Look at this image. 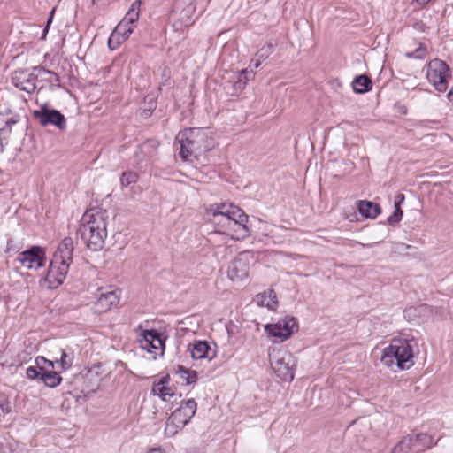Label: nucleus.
<instances>
[{
  "mask_svg": "<svg viewBox=\"0 0 453 453\" xmlns=\"http://www.w3.org/2000/svg\"><path fill=\"white\" fill-rule=\"evenodd\" d=\"M435 444L433 436L427 434L407 435L393 448L392 453H421Z\"/></svg>",
  "mask_w": 453,
  "mask_h": 453,
  "instance_id": "0eeeda50",
  "label": "nucleus"
},
{
  "mask_svg": "<svg viewBox=\"0 0 453 453\" xmlns=\"http://www.w3.org/2000/svg\"><path fill=\"white\" fill-rule=\"evenodd\" d=\"M12 83L20 90L32 93L36 88L34 79L26 70H16L12 73L11 78Z\"/></svg>",
  "mask_w": 453,
  "mask_h": 453,
  "instance_id": "a211bd4d",
  "label": "nucleus"
},
{
  "mask_svg": "<svg viewBox=\"0 0 453 453\" xmlns=\"http://www.w3.org/2000/svg\"><path fill=\"white\" fill-rule=\"evenodd\" d=\"M43 72H45V73H49V74H50V75H53V76L57 77V75H56L54 73L48 72V71H45V70H43Z\"/></svg>",
  "mask_w": 453,
  "mask_h": 453,
  "instance_id": "ea45409f",
  "label": "nucleus"
},
{
  "mask_svg": "<svg viewBox=\"0 0 453 453\" xmlns=\"http://www.w3.org/2000/svg\"><path fill=\"white\" fill-rule=\"evenodd\" d=\"M73 241L71 237H65L58 244L54 253V260L71 264L73 261Z\"/></svg>",
  "mask_w": 453,
  "mask_h": 453,
  "instance_id": "412c9836",
  "label": "nucleus"
},
{
  "mask_svg": "<svg viewBox=\"0 0 453 453\" xmlns=\"http://www.w3.org/2000/svg\"><path fill=\"white\" fill-rule=\"evenodd\" d=\"M17 261L27 269L37 270L44 266L46 253L43 248L32 246L27 250L20 252L17 257Z\"/></svg>",
  "mask_w": 453,
  "mask_h": 453,
  "instance_id": "9b49d317",
  "label": "nucleus"
},
{
  "mask_svg": "<svg viewBox=\"0 0 453 453\" xmlns=\"http://www.w3.org/2000/svg\"><path fill=\"white\" fill-rule=\"evenodd\" d=\"M55 12H56V8L54 7L51 12H50V17H49V19L47 21V24H46V27L43 30V35L42 36L45 37L47 33H48V30H49V27H50L51 23H52V20H53V17H54V14H55Z\"/></svg>",
  "mask_w": 453,
  "mask_h": 453,
  "instance_id": "c9c22d12",
  "label": "nucleus"
},
{
  "mask_svg": "<svg viewBox=\"0 0 453 453\" xmlns=\"http://www.w3.org/2000/svg\"><path fill=\"white\" fill-rule=\"evenodd\" d=\"M416 3L420 5V6H424L426 5V4H428L431 0H415Z\"/></svg>",
  "mask_w": 453,
  "mask_h": 453,
  "instance_id": "58836bf2",
  "label": "nucleus"
},
{
  "mask_svg": "<svg viewBox=\"0 0 453 453\" xmlns=\"http://www.w3.org/2000/svg\"><path fill=\"white\" fill-rule=\"evenodd\" d=\"M176 142L180 144L179 155L183 161H191L192 157H197L215 146L214 138L208 128H185L178 133Z\"/></svg>",
  "mask_w": 453,
  "mask_h": 453,
  "instance_id": "f03ea898",
  "label": "nucleus"
},
{
  "mask_svg": "<svg viewBox=\"0 0 453 453\" xmlns=\"http://www.w3.org/2000/svg\"><path fill=\"white\" fill-rule=\"evenodd\" d=\"M271 366L276 375L284 381H291L294 379L295 358L284 349L273 348L269 352Z\"/></svg>",
  "mask_w": 453,
  "mask_h": 453,
  "instance_id": "39448f33",
  "label": "nucleus"
},
{
  "mask_svg": "<svg viewBox=\"0 0 453 453\" xmlns=\"http://www.w3.org/2000/svg\"><path fill=\"white\" fill-rule=\"evenodd\" d=\"M42 372L40 371L37 366H29L26 370L27 378L29 380H36L42 378Z\"/></svg>",
  "mask_w": 453,
  "mask_h": 453,
  "instance_id": "473e14b6",
  "label": "nucleus"
},
{
  "mask_svg": "<svg viewBox=\"0 0 453 453\" xmlns=\"http://www.w3.org/2000/svg\"><path fill=\"white\" fill-rule=\"evenodd\" d=\"M188 350L195 360L208 359L215 357V351L212 350L206 341H195L188 345Z\"/></svg>",
  "mask_w": 453,
  "mask_h": 453,
  "instance_id": "aec40b11",
  "label": "nucleus"
},
{
  "mask_svg": "<svg viewBox=\"0 0 453 453\" xmlns=\"http://www.w3.org/2000/svg\"><path fill=\"white\" fill-rule=\"evenodd\" d=\"M99 294L94 303L95 311L98 313H104L117 306L119 301V294L114 290L98 289Z\"/></svg>",
  "mask_w": 453,
  "mask_h": 453,
  "instance_id": "2eb2a0df",
  "label": "nucleus"
},
{
  "mask_svg": "<svg viewBox=\"0 0 453 453\" xmlns=\"http://www.w3.org/2000/svg\"><path fill=\"white\" fill-rule=\"evenodd\" d=\"M256 302L259 306L275 311L278 307L277 295L273 289H268L256 296Z\"/></svg>",
  "mask_w": 453,
  "mask_h": 453,
  "instance_id": "5701e85b",
  "label": "nucleus"
},
{
  "mask_svg": "<svg viewBox=\"0 0 453 453\" xmlns=\"http://www.w3.org/2000/svg\"><path fill=\"white\" fill-rule=\"evenodd\" d=\"M69 266L70 264L52 259L45 276L47 287L57 288L60 286L67 275Z\"/></svg>",
  "mask_w": 453,
  "mask_h": 453,
  "instance_id": "f8f14e48",
  "label": "nucleus"
},
{
  "mask_svg": "<svg viewBox=\"0 0 453 453\" xmlns=\"http://www.w3.org/2000/svg\"><path fill=\"white\" fill-rule=\"evenodd\" d=\"M171 378L169 374L162 376L158 380L154 381L151 392L162 401H167L175 395L174 389L170 386Z\"/></svg>",
  "mask_w": 453,
  "mask_h": 453,
  "instance_id": "6ab92c4d",
  "label": "nucleus"
},
{
  "mask_svg": "<svg viewBox=\"0 0 453 453\" xmlns=\"http://www.w3.org/2000/svg\"><path fill=\"white\" fill-rule=\"evenodd\" d=\"M108 211L99 207L87 210L81 219V239L92 250L103 247L107 237Z\"/></svg>",
  "mask_w": 453,
  "mask_h": 453,
  "instance_id": "f257e3e1",
  "label": "nucleus"
},
{
  "mask_svg": "<svg viewBox=\"0 0 453 453\" xmlns=\"http://www.w3.org/2000/svg\"><path fill=\"white\" fill-rule=\"evenodd\" d=\"M259 65H260L259 62H256L255 65H254L255 68H257Z\"/></svg>",
  "mask_w": 453,
  "mask_h": 453,
  "instance_id": "a19ab883",
  "label": "nucleus"
},
{
  "mask_svg": "<svg viewBox=\"0 0 453 453\" xmlns=\"http://www.w3.org/2000/svg\"><path fill=\"white\" fill-rule=\"evenodd\" d=\"M404 201V195L403 194H398L395 198V206H401V204Z\"/></svg>",
  "mask_w": 453,
  "mask_h": 453,
  "instance_id": "e433bc0d",
  "label": "nucleus"
},
{
  "mask_svg": "<svg viewBox=\"0 0 453 453\" xmlns=\"http://www.w3.org/2000/svg\"><path fill=\"white\" fill-rule=\"evenodd\" d=\"M197 403L194 399L183 401L180 407L174 410L165 422V434L168 437L174 436L195 416Z\"/></svg>",
  "mask_w": 453,
  "mask_h": 453,
  "instance_id": "20e7f679",
  "label": "nucleus"
},
{
  "mask_svg": "<svg viewBox=\"0 0 453 453\" xmlns=\"http://www.w3.org/2000/svg\"><path fill=\"white\" fill-rule=\"evenodd\" d=\"M226 214L232 215L231 226H229L225 235L230 236L234 241H242L249 237L250 234V229L247 226L249 217L239 207H223Z\"/></svg>",
  "mask_w": 453,
  "mask_h": 453,
  "instance_id": "6e6552de",
  "label": "nucleus"
},
{
  "mask_svg": "<svg viewBox=\"0 0 453 453\" xmlns=\"http://www.w3.org/2000/svg\"><path fill=\"white\" fill-rule=\"evenodd\" d=\"M175 373L178 374L188 385L195 384L198 380L197 372L196 371L183 365H178L176 367Z\"/></svg>",
  "mask_w": 453,
  "mask_h": 453,
  "instance_id": "393cba45",
  "label": "nucleus"
},
{
  "mask_svg": "<svg viewBox=\"0 0 453 453\" xmlns=\"http://www.w3.org/2000/svg\"><path fill=\"white\" fill-rule=\"evenodd\" d=\"M138 180V174L133 171L124 172L120 178V184L122 187H127L135 183Z\"/></svg>",
  "mask_w": 453,
  "mask_h": 453,
  "instance_id": "c756f323",
  "label": "nucleus"
},
{
  "mask_svg": "<svg viewBox=\"0 0 453 453\" xmlns=\"http://www.w3.org/2000/svg\"><path fill=\"white\" fill-rule=\"evenodd\" d=\"M73 362V357L67 354L64 349L61 350V356L59 360L55 361V363H58L61 372H65L69 370Z\"/></svg>",
  "mask_w": 453,
  "mask_h": 453,
  "instance_id": "c85d7f7f",
  "label": "nucleus"
},
{
  "mask_svg": "<svg viewBox=\"0 0 453 453\" xmlns=\"http://www.w3.org/2000/svg\"><path fill=\"white\" fill-rule=\"evenodd\" d=\"M352 88L359 94L368 92L372 89V81L366 75H359L354 79Z\"/></svg>",
  "mask_w": 453,
  "mask_h": 453,
  "instance_id": "b1692460",
  "label": "nucleus"
},
{
  "mask_svg": "<svg viewBox=\"0 0 453 453\" xmlns=\"http://www.w3.org/2000/svg\"><path fill=\"white\" fill-rule=\"evenodd\" d=\"M237 207L233 203H214L206 209V215L216 227L215 234L225 235L231 226L232 215L226 214L223 207Z\"/></svg>",
  "mask_w": 453,
  "mask_h": 453,
  "instance_id": "1a4fd4ad",
  "label": "nucleus"
},
{
  "mask_svg": "<svg viewBox=\"0 0 453 453\" xmlns=\"http://www.w3.org/2000/svg\"><path fill=\"white\" fill-rule=\"evenodd\" d=\"M146 453H165V450L162 448L157 447L150 449Z\"/></svg>",
  "mask_w": 453,
  "mask_h": 453,
  "instance_id": "4c0bfd02",
  "label": "nucleus"
},
{
  "mask_svg": "<svg viewBox=\"0 0 453 453\" xmlns=\"http://www.w3.org/2000/svg\"><path fill=\"white\" fill-rule=\"evenodd\" d=\"M35 364L37 366V368L42 372H46V368H51L53 369L55 367V362L47 359L43 356H38L35 359Z\"/></svg>",
  "mask_w": 453,
  "mask_h": 453,
  "instance_id": "7c9ffc66",
  "label": "nucleus"
},
{
  "mask_svg": "<svg viewBox=\"0 0 453 453\" xmlns=\"http://www.w3.org/2000/svg\"><path fill=\"white\" fill-rule=\"evenodd\" d=\"M12 411V405L9 398L4 395H0V416H4Z\"/></svg>",
  "mask_w": 453,
  "mask_h": 453,
  "instance_id": "2f4dec72",
  "label": "nucleus"
},
{
  "mask_svg": "<svg viewBox=\"0 0 453 453\" xmlns=\"http://www.w3.org/2000/svg\"><path fill=\"white\" fill-rule=\"evenodd\" d=\"M451 76L449 66L440 58H434L426 65V77L438 92H445Z\"/></svg>",
  "mask_w": 453,
  "mask_h": 453,
  "instance_id": "423d86ee",
  "label": "nucleus"
},
{
  "mask_svg": "<svg viewBox=\"0 0 453 453\" xmlns=\"http://www.w3.org/2000/svg\"><path fill=\"white\" fill-rule=\"evenodd\" d=\"M403 217V211L401 209V206H395V211L390 216L389 221L390 222H399L402 219Z\"/></svg>",
  "mask_w": 453,
  "mask_h": 453,
  "instance_id": "f704fd0d",
  "label": "nucleus"
},
{
  "mask_svg": "<svg viewBox=\"0 0 453 453\" xmlns=\"http://www.w3.org/2000/svg\"><path fill=\"white\" fill-rule=\"evenodd\" d=\"M264 329L269 336L284 342L288 340L294 332L298 330V323L294 317L287 316L275 323L265 325Z\"/></svg>",
  "mask_w": 453,
  "mask_h": 453,
  "instance_id": "9d476101",
  "label": "nucleus"
},
{
  "mask_svg": "<svg viewBox=\"0 0 453 453\" xmlns=\"http://www.w3.org/2000/svg\"><path fill=\"white\" fill-rule=\"evenodd\" d=\"M41 380L49 388H56L61 384L63 379L55 371H46L42 372Z\"/></svg>",
  "mask_w": 453,
  "mask_h": 453,
  "instance_id": "bb28decb",
  "label": "nucleus"
},
{
  "mask_svg": "<svg viewBox=\"0 0 453 453\" xmlns=\"http://www.w3.org/2000/svg\"><path fill=\"white\" fill-rule=\"evenodd\" d=\"M250 262L248 257L239 256L235 257L228 268V276L232 280H242L248 277Z\"/></svg>",
  "mask_w": 453,
  "mask_h": 453,
  "instance_id": "dca6fc26",
  "label": "nucleus"
},
{
  "mask_svg": "<svg viewBox=\"0 0 453 453\" xmlns=\"http://www.w3.org/2000/svg\"><path fill=\"white\" fill-rule=\"evenodd\" d=\"M142 1L135 0L130 6L129 10L126 13L125 17L122 19L124 21L128 24H132L135 26V23L138 21L140 18V10H141Z\"/></svg>",
  "mask_w": 453,
  "mask_h": 453,
  "instance_id": "a878e982",
  "label": "nucleus"
},
{
  "mask_svg": "<svg viewBox=\"0 0 453 453\" xmlns=\"http://www.w3.org/2000/svg\"><path fill=\"white\" fill-rule=\"evenodd\" d=\"M135 26L128 24L123 19L117 25L108 39V46L113 50L126 42L134 32Z\"/></svg>",
  "mask_w": 453,
  "mask_h": 453,
  "instance_id": "4468645a",
  "label": "nucleus"
},
{
  "mask_svg": "<svg viewBox=\"0 0 453 453\" xmlns=\"http://www.w3.org/2000/svg\"><path fill=\"white\" fill-rule=\"evenodd\" d=\"M196 11V4L195 2L188 3L180 12L181 23L185 27L193 25L194 20L192 19L193 15Z\"/></svg>",
  "mask_w": 453,
  "mask_h": 453,
  "instance_id": "cd10ccee",
  "label": "nucleus"
},
{
  "mask_svg": "<svg viewBox=\"0 0 453 453\" xmlns=\"http://www.w3.org/2000/svg\"><path fill=\"white\" fill-rule=\"evenodd\" d=\"M246 73H247V70H246V69H242V70L241 71V74H245Z\"/></svg>",
  "mask_w": 453,
  "mask_h": 453,
  "instance_id": "79ce46f5",
  "label": "nucleus"
},
{
  "mask_svg": "<svg viewBox=\"0 0 453 453\" xmlns=\"http://www.w3.org/2000/svg\"><path fill=\"white\" fill-rule=\"evenodd\" d=\"M33 116L40 121L42 127L51 124L60 130L65 128L66 121L65 116L57 110H49L45 105L40 110L34 111Z\"/></svg>",
  "mask_w": 453,
  "mask_h": 453,
  "instance_id": "ddd939ff",
  "label": "nucleus"
},
{
  "mask_svg": "<svg viewBox=\"0 0 453 453\" xmlns=\"http://www.w3.org/2000/svg\"><path fill=\"white\" fill-rule=\"evenodd\" d=\"M141 347L149 352L163 351L165 343L157 331L145 330L141 340Z\"/></svg>",
  "mask_w": 453,
  "mask_h": 453,
  "instance_id": "f3484780",
  "label": "nucleus"
},
{
  "mask_svg": "<svg viewBox=\"0 0 453 453\" xmlns=\"http://www.w3.org/2000/svg\"><path fill=\"white\" fill-rule=\"evenodd\" d=\"M357 208L359 213L365 218L375 219L381 212L379 204L367 200H359L357 203Z\"/></svg>",
  "mask_w": 453,
  "mask_h": 453,
  "instance_id": "4be33fe9",
  "label": "nucleus"
},
{
  "mask_svg": "<svg viewBox=\"0 0 453 453\" xmlns=\"http://www.w3.org/2000/svg\"><path fill=\"white\" fill-rule=\"evenodd\" d=\"M413 357L411 342L403 338H394L389 346L383 349L380 360L389 368L396 365L400 370H406L414 365Z\"/></svg>",
  "mask_w": 453,
  "mask_h": 453,
  "instance_id": "7ed1b4c3",
  "label": "nucleus"
},
{
  "mask_svg": "<svg viewBox=\"0 0 453 453\" xmlns=\"http://www.w3.org/2000/svg\"><path fill=\"white\" fill-rule=\"evenodd\" d=\"M426 56V50L422 47H419L415 51L408 54L409 58H419V59L425 58Z\"/></svg>",
  "mask_w": 453,
  "mask_h": 453,
  "instance_id": "72a5a7b5",
  "label": "nucleus"
}]
</instances>
